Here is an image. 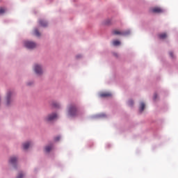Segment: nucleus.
Returning <instances> with one entry per match:
<instances>
[{
	"mask_svg": "<svg viewBox=\"0 0 178 178\" xmlns=\"http://www.w3.org/2000/svg\"><path fill=\"white\" fill-rule=\"evenodd\" d=\"M34 34L35 35H36V37H40V35H41V33H40V32L38 31V29H37L34 30Z\"/></svg>",
	"mask_w": 178,
	"mask_h": 178,
	"instance_id": "obj_15",
	"label": "nucleus"
},
{
	"mask_svg": "<svg viewBox=\"0 0 178 178\" xmlns=\"http://www.w3.org/2000/svg\"><path fill=\"white\" fill-rule=\"evenodd\" d=\"M128 104L129 106H133L134 102H133V100H129Z\"/></svg>",
	"mask_w": 178,
	"mask_h": 178,
	"instance_id": "obj_20",
	"label": "nucleus"
},
{
	"mask_svg": "<svg viewBox=\"0 0 178 178\" xmlns=\"http://www.w3.org/2000/svg\"><path fill=\"white\" fill-rule=\"evenodd\" d=\"M111 95H112L110 92H106L100 93V97L102 98H105L106 97H111Z\"/></svg>",
	"mask_w": 178,
	"mask_h": 178,
	"instance_id": "obj_10",
	"label": "nucleus"
},
{
	"mask_svg": "<svg viewBox=\"0 0 178 178\" xmlns=\"http://www.w3.org/2000/svg\"><path fill=\"white\" fill-rule=\"evenodd\" d=\"M34 71L36 74L41 75L42 74V67L40 65L36 64L34 66Z\"/></svg>",
	"mask_w": 178,
	"mask_h": 178,
	"instance_id": "obj_5",
	"label": "nucleus"
},
{
	"mask_svg": "<svg viewBox=\"0 0 178 178\" xmlns=\"http://www.w3.org/2000/svg\"><path fill=\"white\" fill-rule=\"evenodd\" d=\"M170 56H171L172 58H173V53L172 51L170 52Z\"/></svg>",
	"mask_w": 178,
	"mask_h": 178,
	"instance_id": "obj_23",
	"label": "nucleus"
},
{
	"mask_svg": "<svg viewBox=\"0 0 178 178\" xmlns=\"http://www.w3.org/2000/svg\"><path fill=\"white\" fill-rule=\"evenodd\" d=\"M152 12L154 13H162L163 12V9L159 7H156L152 9Z\"/></svg>",
	"mask_w": 178,
	"mask_h": 178,
	"instance_id": "obj_6",
	"label": "nucleus"
},
{
	"mask_svg": "<svg viewBox=\"0 0 178 178\" xmlns=\"http://www.w3.org/2000/svg\"><path fill=\"white\" fill-rule=\"evenodd\" d=\"M6 11V10H5V8L0 7V15H3V13H5Z\"/></svg>",
	"mask_w": 178,
	"mask_h": 178,
	"instance_id": "obj_18",
	"label": "nucleus"
},
{
	"mask_svg": "<svg viewBox=\"0 0 178 178\" xmlns=\"http://www.w3.org/2000/svg\"><path fill=\"white\" fill-rule=\"evenodd\" d=\"M58 118V115L56 113L49 114L47 117L44 118L46 122H52V120H55Z\"/></svg>",
	"mask_w": 178,
	"mask_h": 178,
	"instance_id": "obj_4",
	"label": "nucleus"
},
{
	"mask_svg": "<svg viewBox=\"0 0 178 178\" xmlns=\"http://www.w3.org/2000/svg\"><path fill=\"white\" fill-rule=\"evenodd\" d=\"M144 109H145V104H144V102H141L140 106V112H143Z\"/></svg>",
	"mask_w": 178,
	"mask_h": 178,
	"instance_id": "obj_12",
	"label": "nucleus"
},
{
	"mask_svg": "<svg viewBox=\"0 0 178 178\" xmlns=\"http://www.w3.org/2000/svg\"><path fill=\"white\" fill-rule=\"evenodd\" d=\"M31 145H33V143H31V142H26L23 144V148L24 149H29Z\"/></svg>",
	"mask_w": 178,
	"mask_h": 178,
	"instance_id": "obj_8",
	"label": "nucleus"
},
{
	"mask_svg": "<svg viewBox=\"0 0 178 178\" xmlns=\"http://www.w3.org/2000/svg\"><path fill=\"white\" fill-rule=\"evenodd\" d=\"M112 34H113V35H129V34H130V31H120L118 30H113Z\"/></svg>",
	"mask_w": 178,
	"mask_h": 178,
	"instance_id": "obj_3",
	"label": "nucleus"
},
{
	"mask_svg": "<svg viewBox=\"0 0 178 178\" xmlns=\"http://www.w3.org/2000/svg\"><path fill=\"white\" fill-rule=\"evenodd\" d=\"M16 162H17V158H16L15 156L10 157V163H11V165H15Z\"/></svg>",
	"mask_w": 178,
	"mask_h": 178,
	"instance_id": "obj_11",
	"label": "nucleus"
},
{
	"mask_svg": "<svg viewBox=\"0 0 178 178\" xmlns=\"http://www.w3.org/2000/svg\"><path fill=\"white\" fill-rule=\"evenodd\" d=\"M159 38H161V40H165V38H166V37H168V35H166V33H161L159 35Z\"/></svg>",
	"mask_w": 178,
	"mask_h": 178,
	"instance_id": "obj_13",
	"label": "nucleus"
},
{
	"mask_svg": "<svg viewBox=\"0 0 178 178\" xmlns=\"http://www.w3.org/2000/svg\"><path fill=\"white\" fill-rule=\"evenodd\" d=\"M10 97H12V92H8L7 93V97H6V104H7V105H9V102H10Z\"/></svg>",
	"mask_w": 178,
	"mask_h": 178,
	"instance_id": "obj_9",
	"label": "nucleus"
},
{
	"mask_svg": "<svg viewBox=\"0 0 178 178\" xmlns=\"http://www.w3.org/2000/svg\"><path fill=\"white\" fill-rule=\"evenodd\" d=\"M113 44L115 46V47H118V45H120V41L119 40H114L113 42Z\"/></svg>",
	"mask_w": 178,
	"mask_h": 178,
	"instance_id": "obj_16",
	"label": "nucleus"
},
{
	"mask_svg": "<svg viewBox=\"0 0 178 178\" xmlns=\"http://www.w3.org/2000/svg\"><path fill=\"white\" fill-rule=\"evenodd\" d=\"M156 98H158V95L154 94V99L155 100V99H156Z\"/></svg>",
	"mask_w": 178,
	"mask_h": 178,
	"instance_id": "obj_22",
	"label": "nucleus"
},
{
	"mask_svg": "<svg viewBox=\"0 0 178 178\" xmlns=\"http://www.w3.org/2000/svg\"><path fill=\"white\" fill-rule=\"evenodd\" d=\"M24 47L28 48V49H34L37 47V44L34 42H31L30 40H26L24 42Z\"/></svg>",
	"mask_w": 178,
	"mask_h": 178,
	"instance_id": "obj_2",
	"label": "nucleus"
},
{
	"mask_svg": "<svg viewBox=\"0 0 178 178\" xmlns=\"http://www.w3.org/2000/svg\"><path fill=\"white\" fill-rule=\"evenodd\" d=\"M23 177H24V174H23L22 172L19 173L17 177V178H23Z\"/></svg>",
	"mask_w": 178,
	"mask_h": 178,
	"instance_id": "obj_19",
	"label": "nucleus"
},
{
	"mask_svg": "<svg viewBox=\"0 0 178 178\" xmlns=\"http://www.w3.org/2000/svg\"><path fill=\"white\" fill-rule=\"evenodd\" d=\"M52 106H54V108H59V103L54 102L52 103Z\"/></svg>",
	"mask_w": 178,
	"mask_h": 178,
	"instance_id": "obj_17",
	"label": "nucleus"
},
{
	"mask_svg": "<svg viewBox=\"0 0 178 178\" xmlns=\"http://www.w3.org/2000/svg\"><path fill=\"white\" fill-rule=\"evenodd\" d=\"M114 56H118V54L117 53H114Z\"/></svg>",
	"mask_w": 178,
	"mask_h": 178,
	"instance_id": "obj_25",
	"label": "nucleus"
},
{
	"mask_svg": "<svg viewBox=\"0 0 178 178\" xmlns=\"http://www.w3.org/2000/svg\"><path fill=\"white\" fill-rule=\"evenodd\" d=\"M59 140H60V137L58 136L55 138L56 141H59Z\"/></svg>",
	"mask_w": 178,
	"mask_h": 178,
	"instance_id": "obj_21",
	"label": "nucleus"
},
{
	"mask_svg": "<svg viewBox=\"0 0 178 178\" xmlns=\"http://www.w3.org/2000/svg\"><path fill=\"white\" fill-rule=\"evenodd\" d=\"M39 24L42 26V27H47L48 26V22L43 19H40Z\"/></svg>",
	"mask_w": 178,
	"mask_h": 178,
	"instance_id": "obj_7",
	"label": "nucleus"
},
{
	"mask_svg": "<svg viewBox=\"0 0 178 178\" xmlns=\"http://www.w3.org/2000/svg\"><path fill=\"white\" fill-rule=\"evenodd\" d=\"M52 148H53L52 145L47 146L45 147L46 152H49L51 151V149H52Z\"/></svg>",
	"mask_w": 178,
	"mask_h": 178,
	"instance_id": "obj_14",
	"label": "nucleus"
},
{
	"mask_svg": "<svg viewBox=\"0 0 178 178\" xmlns=\"http://www.w3.org/2000/svg\"><path fill=\"white\" fill-rule=\"evenodd\" d=\"M67 114L68 116H70L71 118H76V116L82 115L83 112L77 108L76 104H70L68 106Z\"/></svg>",
	"mask_w": 178,
	"mask_h": 178,
	"instance_id": "obj_1",
	"label": "nucleus"
},
{
	"mask_svg": "<svg viewBox=\"0 0 178 178\" xmlns=\"http://www.w3.org/2000/svg\"><path fill=\"white\" fill-rule=\"evenodd\" d=\"M105 116H106L105 114H101V115H100V117H101V118H105Z\"/></svg>",
	"mask_w": 178,
	"mask_h": 178,
	"instance_id": "obj_24",
	"label": "nucleus"
}]
</instances>
